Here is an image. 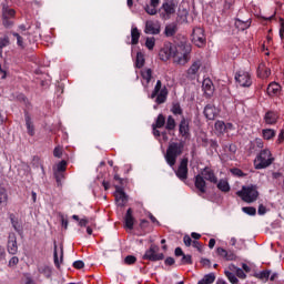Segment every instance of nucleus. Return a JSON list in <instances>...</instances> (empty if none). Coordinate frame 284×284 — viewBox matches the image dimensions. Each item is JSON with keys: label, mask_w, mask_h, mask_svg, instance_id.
Here are the masks:
<instances>
[{"label": "nucleus", "mask_w": 284, "mask_h": 284, "mask_svg": "<svg viewBox=\"0 0 284 284\" xmlns=\"http://www.w3.org/2000/svg\"><path fill=\"white\" fill-rule=\"evenodd\" d=\"M174 128H176V122L174 121V118L170 115L166 121V130H174Z\"/></svg>", "instance_id": "42"}, {"label": "nucleus", "mask_w": 284, "mask_h": 284, "mask_svg": "<svg viewBox=\"0 0 284 284\" xmlns=\"http://www.w3.org/2000/svg\"><path fill=\"white\" fill-rule=\"evenodd\" d=\"M231 172L235 176H243V171H241L240 169H232Z\"/></svg>", "instance_id": "57"}, {"label": "nucleus", "mask_w": 284, "mask_h": 284, "mask_svg": "<svg viewBox=\"0 0 284 284\" xmlns=\"http://www.w3.org/2000/svg\"><path fill=\"white\" fill-rule=\"evenodd\" d=\"M224 274L230 283L239 284V278H236V275L234 273H232L231 271H225Z\"/></svg>", "instance_id": "35"}, {"label": "nucleus", "mask_w": 284, "mask_h": 284, "mask_svg": "<svg viewBox=\"0 0 284 284\" xmlns=\"http://www.w3.org/2000/svg\"><path fill=\"white\" fill-rule=\"evenodd\" d=\"M72 219H73L74 221H79L80 227H85V225H88V223H90V221L88 220V217H83V219L79 220V215H73Z\"/></svg>", "instance_id": "41"}, {"label": "nucleus", "mask_w": 284, "mask_h": 284, "mask_svg": "<svg viewBox=\"0 0 284 284\" xmlns=\"http://www.w3.org/2000/svg\"><path fill=\"white\" fill-rule=\"evenodd\" d=\"M19 246L17 245V234L10 233L8 241V252L9 254H17Z\"/></svg>", "instance_id": "16"}, {"label": "nucleus", "mask_w": 284, "mask_h": 284, "mask_svg": "<svg viewBox=\"0 0 284 284\" xmlns=\"http://www.w3.org/2000/svg\"><path fill=\"white\" fill-rule=\"evenodd\" d=\"M262 136L266 141H270L271 139H274L276 136V131H274L272 129H263L262 130Z\"/></svg>", "instance_id": "28"}, {"label": "nucleus", "mask_w": 284, "mask_h": 284, "mask_svg": "<svg viewBox=\"0 0 284 284\" xmlns=\"http://www.w3.org/2000/svg\"><path fill=\"white\" fill-rule=\"evenodd\" d=\"M230 245H232V247H235V250H243L245 247V240H237L236 237H231Z\"/></svg>", "instance_id": "22"}, {"label": "nucleus", "mask_w": 284, "mask_h": 284, "mask_svg": "<svg viewBox=\"0 0 284 284\" xmlns=\"http://www.w3.org/2000/svg\"><path fill=\"white\" fill-rule=\"evenodd\" d=\"M180 181H185L187 179V159H183L180 163L178 171L175 172Z\"/></svg>", "instance_id": "14"}, {"label": "nucleus", "mask_w": 284, "mask_h": 284, "mask_svg": "<svg viewBox=\"0 0 284 284\" xmlns=\"http://www.w3.org/2000/svg\"><path fill=\"white\" fill-rule=\"evenodd\" d=\"M7 45H10V38L8 37L0 38V50L3 48H7Z\"/></svg>", "instance_id": "47"}, {"label": "nucleus", "mask_w": 284, "mask_h": 284, "mask_svg": "<svg viewBox=\"0 0 284 284\" xmlns=\"http://www.w3.org/2000/svg\"><path fill=\"white\" fill-rule=\"evenodd\" d=\"M8 201V193L6 189H0V203H6Z\"/></svg>", "instance_id": "49"}, {"label": "nucleus", "mask_w": 284, "mask_h": 284, "mask_svg": "<svg viewBox=\"0 0 284 284\" xmlns=\"http://www.w3.org/2000/svg\"><path fill=\"white\" fill-rule=\"evenodd\" d=\"M145 34H160L161 33V22L154 20H148L144 28Z\"/></svg>", "instance_id": "11"}, {"label": "nucleus", "mask_w": 284, "mask_h": 284, "mask_svg": "<svg viewBox=\"0 0 284 284\" xmlns=\"http://www.w3.org/2000/svg\"><path fill=\"white\" fill-rule=\"evenodd\" d=\"M183 148H184L183 142H180V143L172 142L169 145L165 154V161L168 165H170V168H174V165L176 164V159H179V156L183 154Z\"/></svg>", "instance_id": "3"}, {"label": "nucleus", "mask_w": 284, "mask_h": 284, "mask_svg": "<svg viewBox=\"0 0 284 284\" xmlns=\"http://www.w3.org/2000/svg\"><path fill=\"white\" fill-rule=\"evenodd\" d=\"M139 39H141V32H139V28L133 27L131 29V43H132V45H136L139 43Z\"/></svg>", "instance_id": "25"}, {"label": "nucleus", "mask_w": 284, "mask_h": 284, "mask_svg": "<svg viewBox=\"0 0 284 284\" xmlns=\"http://www.w3.org/2000/svg\"><path fill=\"white\" fill-rule=\"evenodd\" d=\"M192 41L197 48H203V45H205V31L201 27L193 29Z\"/></svg>", "instance_id": "8"}, {"label": "nucleus", "mask_w": 284, "mask_h": 284, "mask_svg": "<svg viewBox=\"0 0 284 284\" xmlns=\"http://www.w3.org/2000/svg\"><path fill=\"white\" fill-rule=\"evenodd\" d=\"M235 26L236 28H239V30H247V28H250V26H252V22L247 21H243V20H236L235 21Z\"/></svg>", "instance_id": "29"}, {"label": "nucleus", "mask_w": 284, "mask_h": 284, "mask_svg": "<svg viewBox=\"0 0 284 284\" xmlns=\"http://www.w3.org/2000/svg\"><path fill=\"white\" fill-rule=\"evenodd\" d=\"M278 119V115L272 111L267 112L264 116V121L267 125H274Z\"/></svg>", "instance_id": "24"}, {"label": "nucleus", "mask_w": 284, "mask_h": 284, "mask_svg": "<svg viewBox=\"0 0 284 284\" xmlns=\"http://www.w3.org/2000/svg\"><path fill=\"white\" fill-rule=\"evenodd\" d=\"M201 65H203V62H201V60H195L187 70V78L196 79V77H199Z\"/></svg>", "instance_id": "13"}, {"label": "nucleus", "mask_w": 284, "mask_h": 284, "mask_svg": "<svg viewBox=\"0 0 284 284\" xmlns=\"http://www.w3.org/2000/svg\"><path fill=\"white\" fill-rule=\"evenodd\" d=\"M14 265H19V257L13 256L9 261V267H14Z\"/></svg>", "instance_id": "55"}, {"label": "nucleus", "mask_w": 284, "mask_h": 284, "mask_svg": "<svg viewBox=\"0 0 284 284\" xmlns=\"http://www.w3.org/2000/svg\"><path fill=\"white\" fill-rule=\"evenodd\" d=\"M205 181L211 183H216V175L210 169H204L195 176V187L199 190L200 194H205L207 192V186Z\"/></svg>", "instance_id": "2"}, {"label": "nucleus", "mask_w": 284, "mask_h": 284, "mask_svg": "<svg viewBox=\"0 0 284 284\" xmlns=\"http://www.w3.org/2000/svg\"><path fill=\"white\" fill-rule=\"evenodd\" d=\"M190 49H185V45H170L160 51V59L162 61H168L173 59L174 63L178 65H185L190 61Z\"/></svg>", "instance_id": "1"}, {"label": "nucleus", "mask_w": 284, "mask_h": 284, "mask_svg": "<svg viewBox=\"0 0 284 284\" xmlns=\"http://www.w3.org/2000/svg\"><path fill=\"white\" fill-rule=\"evenodd\" d=\"M266 92L268 97H278V94H281V85L276 82H272L268 84Z\"/></svg>", "instance_id": "18"}, {"label": "nucleus", "mask_w": 284, "mask_h": 284, "mask_svg": "<svg viewBox=\"0 0 284 284\" xmlns=\"http://www.w3.org/2000/svg\"><path fill=\"white\" fill-rule=\"evenodd\" d=\"M53 156H55V159H61V156H63V148L55 146L53 150Z\"/></svg>", "instance_id": "46"}, {"label": "nucleus", "mask_w": 284, "mask_h": 284, "mask_svg": "<svg viewBox=\"0 0 284 284\" xmlns=\"http://www.w3.org/2000/svg\"><path fill=\"white\" fill-rule=\"evenodd\" d=\"M24 121L27 125V132L29 136H34V123L32 122V116L30 113H26Z\"/></svg>", "instance_id": "19"}, {"label": "nucleus", "mask_w": 284, "mask_h": 284, "mask_svg": "<svg viewBox=\"0 0 284 284\" xmlns=\"http://www.w3.org/2000/svg\"><path fill=\"white\" fill-rule=\"evenodd\" d=\"M135 65L139 69H141V68H143V65H145V57L143 55V53H141V52L136 53Z\"/></svg>", "instance_id": "30"}, {"label": "nucleus", "mask_w": 284, "mask_h": 284, "mask_svg": "<svg viewBox=\"0 0 284 284\" xmlns=\"http://www.w3.org/2000/svg\"><path fill=\"white\" fill-rule=\"evenodd\" d=\"M1 261H6V248L0 246V263Z\"/></svg>", "instance_id": "58"}, {"label": "nucleus", "mask_w": 284, "mask_h": 284, "mask_svg": "<svg viewBox=\"0 0 284 284\" xmlns=\"http://www.w3.org/2000/svg\"><path fill=\"white\" fill-rule=\"evenodd\" d=\"M270 74H272V72L270 71L268 68H265V64L258 65L257 77H260V79H267V77H270Z\"/></svg>", "instance_id": "23"}, {"label": "nucleus", "mask_w": 284, "mask_h": 284, "mask_svg": "<svg viewBox=\"0 0 284 284\" xmlns=\"http://www.w3.org/2000/svg\"><path fill=\"white\" fill-rule=\"evenodd\" d=\"M270 271H262L255 274V278H260V281H268L270 280Z\"/></svg>", "instance_id": "34"}, {"label": "nucleus", "mask_w": 284, "mask_h": 284, "mask_svg": "<svg viewBox=\"0 0 284 284\" xmlns=\"http://www.w3.org/2000/svg\"><path fill=\"white\" fill-rule=\"evenodd\" d=\"M184 244L186 245V247H190V245H192V237H190V235H185L184 239Z\"/></svg>", "instance_id": "56"}, {"label": "nucleus", "mask_w": 284, "mask_h": 284, "mask_svg": "<svg viewBox=\"0 0 284 284\" xmlns=\"http://www.w3.org/2000/svg\"><path fill=\"white\" fill-rule=\"evenodd\" d=\"M13 37L17 39V43L20 48H24L23 45V37H21L19 33L13 32Z\"/></svg>", "instance_id": "50"}, {"label": "nucleus", "mask_w": 284, "mask_h": 284, "mask_svg": "<svg viewBox=\"0 0 284 284\" xmlns=\"http://www.w3.org/2000/svg\"><path fill=\"white\" fill-rule=\"evenodd\" d=\"M214 245H216V240L211 239V240L209 241V247H210V250H214Z\"/></svg>", "instance_id": "62"}, {"label": "nucleus", "mask_w": 284, "mask_h": 284, "mask_svg": "<svg viewBox=\"0 0 284 284\" xmlns=\"http://www.w3.org/2000/svg\"><path fill=\"white\" fill-rule=\"evenodd\" d=\"M235 274L237 278H245L247 276L242 268H236Z\"/></svg>", "instance_id": "54"}, {"label": "nucleus", "mask_w": 284, "mask_h": 284, "mask_svg": "<svg viewBox=\"0 0 284 284\" xmlns=\"http://www.w3.org/2000/svg\"><path fill=\"white\" fill-rule=\"evenodd\" d=\"M14 14H16L14 9H11L9 7H3L2 8V17L4 19L3 24L10 26V22H8V19H12V17H14Z\"/></svg>", "instance_id": "20"}, {"label": "nucleus", "mask_w": 284, "mask_h": 284, "mask_svg": "<svg viewBox=\"0 0 284 284\" xmlns=\"http://www.w3.org/2000/svg\"><path fill=\"white\" fill-rule=\"evenodd\" d=\"M257 212H258V214H260L261 216H263V214H265V212H267V209H265V206H263V204H261V205L258 206Z\"/></svg>", "instance_id": "59"}, {"label": "nucleus", "mask_w": 284, "mask_h": 284, "mask_svg": "<svg viewBox=\"0 0 284 284\" xmlns=\"http://www.w3.org/2000/svg\"><path fill=\"white\" fill-rule=\"evenodd\" d=\"M215 131H216L219 134H224V132H225V122H223V121H216V122H215Z\"/></svg>", "instance_id": "36"}, {"label": "nucleus", "mask_w": 284, "mask_h": 284, "mask_svg": "<svg viewBox=\"0 0 284 284\" xmlns=\"http://www.w3.org/2000/svg\"><path fill=\"white\" fill-rule=\"evenodd\" d=\"M165 264H166V265H174V258L168 257V258L165 260Z\"/></svg>", "instance_id": "64"}, {"label": "nucleus", "mask_w": 284, "mask_h": 284, "mask_svg": "<svg viewBox=\"0 0 284 284\" xmlns=\"http://www.w3.org/2000/svg\"><path fill=\"white\" fill-rule=\"evenodd\" d=\"M166 37H174L176 34V24H169L165 27Z\"/></svg>", "instance_id": "31"}, {"label": "nucleus", "mask_w": 284, "mask_h": 284, "mask_svg": "<svg viewBox=\"0 0 284 284\" xmlns=\"http://www.w3.org/2000/svg\"><path fill=\"white\" fill-rule=\"evenodd\" d=\"M68 168V162H65V160H62L60 163H58L55 165V168L53 169V172H65Z\"/></svg>", "instance_id": "32"}, {"label": "nucleus", "mask_w": 284, "mask_h": 284, "mask_svg": "<svg viewBox=\"0 0 284 284\" xmlns=\"http://www.w3.org/2000/svg\"><path fill=\"white\" fill-rule=\"evenodd\" d=\"M125 227H128L129 230H132V227H134V217L132 216V209H129L126 211Z\"/></svg>", "instance_id": "26"}, {"label": "nucleus", "mask_w": 284, "mask_h": 284, "mask_svg": "<svg viewBox=\"0 0 284 284\" xmlns=\"http://www.w3.org/2000/svg\"><path fill=\"white\" fill-rule=\"evenodd\" d=\"M144 261H163V253H159V247L151 245V247L143 255Z\"/></svg>", "instance_id": "9"}, {"label": "nucleus", "mask_w": 284, "mask_h": 284, "mask_svg": "<svg viewBox=\"0 0 284 284\" xmlns=\"http://www.w3.org/2000/svg\"><path fill=\"white\" fill-rule=\"evenodd\" d=\"M202 280L206 284H212V283H214V281H216V275H214V273H209V274L204 275V277Z\"/></svg>", "instance_id": "38"}, {"label": "nucleus", "mask_w": 284, "mask_h": 284, "mask_svg": "<svg viewBox=\"0 0 284 284\" xmlns=\"http://www.w3.org/2000/svg\"><path fill=\"white\" fill-rule=\"evenodd\" d=\"M235 81L242 87V88H250L252 85V78L250 74L245 71H239L235 74Z\"/></svg>", "instance_id": "10"}, {"label": "nucleus", "mask_w": 284, "mask_h": 284, "mask_svg": "<svg viewBox=\"0 0 284 284\" xmlns=\"http://www.w3.org/2000/svg\"><path fill=\"white\" fill-rule=\"evenodd\" d=\"M161 80H158L154 91L151 94V99H154L156 97L155 102L158 103V105H161V103H165V101L168 100V89L165 87L161 89Z\"/></svg>", "instance_id": "6"}, {"label": "nucleus", "mask_w": 284, "mask_h": 284, "mask_svg": "<svg viewBox=\"0 0 284 284\" xmlns=\"http://www.w3.org/2000/svg\"><path fill=\"white\" fill-rule=\"evenodd\" d=\"M193 247H195V250H197L199 252L202 251V246L201 243H199V241H193L192 242Z\"/></svg>", "instance_id": "60"}, {"label": "nucleus", "mask_w": 284, "mask_h": 284, "mask_svg": "<svg viewBox=\"0 0 284 284\" xmlns=\"http://www.w3.org/2000/svg\"><path fill=\"white\" fill-rule=\"evenodd\" d=\"M114 196H115L116 204L120 207H123V205L128 203V195H125V192H123V189H121V186H115Z\"/></svg>", "instance_id": "12"}, {"label": "nucleus", "mask_w": 284, "mask_h": 284, "mask_svg": "<svg viewBox=\"0 0 284 284\" xmlns=\"http://www.w3.org/2000/svg\"><path fill=\"white\" fill-rule=\"evenodd\" d=\"M216 252H217L219 256L224 258V261H236V258H237L235 252L227 251V250H225L223 247H217Z\"/></svg>", "instance_id": "15"}, {"label": "nucleus", "mask_w": 284, "mask_h": 284, "mask_svg": "<svg viewBox=\"0 0 284 284\" xmlns=\"http://www.w3.org/2000/svg\"><path fill=\"white\" fill-rule=\"evenodd\" d=\"M237 195H240L245 203H254V201L258 199V191L254 185L243 186L242 190L237 192Z\"/></svg>", "instance_id": "5"}, {"label": "nucleus", "mask_w": 284, "mask_h": 284, "mask_svg": "<svg viewBox=\"0 0 284 284\" xmlns=\"http://www.w3.org/2000/svg\"><path fill=\"white\" fill-rule=\"evenodd\" d=\"M156 44V39L154 38H146L145 47L148 50H154V45Z\"/></svg>", "instance_id": "40"}, {"label": "nucleus", "mask_w": 284, "mask_h": 284, "mask_svg": "<svg viewBox=\"0 0 284 284\" xmlns=\"http://www.w3.org/2000/svg\"><path fill=\"white\" fill-rule=\"evenodd\" d=\"M242 212H244V214H248V216H254L256 214V209L252 206H245L242 209Z\"/></svg>", "instance_id": "43"}, {"label": "nucleus", "mask_w": 284, "mask_h": 284, "mask_svg": "<svg viewBox=\"0 0 284 284\" xmlns=\"http://www.w3.org/2000/svg\"><path fill=\"white\" fill-rule=\"evenodd\" d=\"M202 90L206 97H212L214 94V83L210 78L203 80Z\"/></svg>", "instance_id": "17"}, {"label": "nucleus", "mask_w": 284, "mask_h": 284, "mask_svg": "<svg viewBox=\"0 0 284 284\" xmlns=\"http://www.w3.org/2000/svg\"><path fill=\"white\" fill-rule=\"evenodd\" d=\"M73 267H75V270H83V267H85V263H83V261H75L73 263Z\"/></svg>", "instance_id": "53"}, {"label": "nucleus", "mask_w": 284, "mask_h": 284, "mask_svg": "<svg viewBox=\"0 0 284 284\" xmlns=\"http://www.w3.org/2000/svg\"><path fill=\"white\" fill-rule=\"evenodd\" d=\"M190 132V124L183 119L180 123V134L182 136L187 138V134Z\"/></svg>", "instance_id": "27"}, {"label": "nucleus", "mask_w": 284, "mask_h": 284, "mask_svg": "<svg viewBox=\"0 0 284 284\" xmlns=\"http://www.w3.org/2000/svg\"><path fill=\"white\" fill-rule=\"evenodd\" d=\"M217 187L221 190V192H230V183H227L226 180H220Z\"/></svg>", "instance_id": "33"}, {"label": "nucleus", "mask_w": 284, "mask_h": 284, "mask_svg": "<svg viewBox=\"0 0 284 284\" xmlns=\"http://www.w3.org/2000/svg\"><path fill=\"white\" fill-rule=\"evenodd\" d=\"M124 263L126 265H134V263H136V257L134 255H128L125 258H124Z\"/></svg>", "instance_id": "48"}, {"label": "nucleus", "mask_w": 284, "mask_h": 284, "mask_svg": "<svg viewBox=\"0 0 284 284\" xmlns=\"http://www.w3.org/2000/svg\"><path fill=\"white\" fill-rule=\"evenodd\" d=\"M179 7V3H176V1L171 0V1H166L162 4V13L161 17L162 19H170L172 17V14L176 13V8Z\"/></svg>", "instance_id": "7"}, {"label": "nucleus", "mask_w": 284, "mask_h": 284, "mask_svg": "<svg viewBox=\"0 0 284 284\" xmlns=\"http://www.w3.org/2000/svg\"><path fill=\"white\" fill-rule=\"evenodd\" d=\"M57 183H61V181H63V179H65V176L63 175V172H53Z\"/></svg>", "instance_id": "51"}, {"label": "nucleus", "mask_w": 284, "mask_h": 284, "mask_svg": "<svg viewBox=\"0 0 284 284\" xmlns=\"http://www.w3.org/2000/svg\"><path fill=\"white\" fill-rule=\"evenodd\" d=\"M145 12L148 14L154 16L156 14V7L152 6V4H146L144 8Z\"/></svg>", "instance_id": "45"}, {"label": "nucleus", "mask_w": 284, "mask_h": 284, "mask_svg": "<svg viewBox=\"0 0 284 284\" xmlns=\"http://www.w3.org/2000/svg\"><path fill=\"white\" fill-rule=\"evenodd\" d=\"M271 163H274L272 151H270V149H264L256 155L254 168L255 170H265V168H270Z\"/></svg>", "instance_id": "4"}, {"label": "nucleus", "mask_w": 284, "mask_h": 284, "mask_svg": "<svg viewBox=\"0 0 284 284\" xmlns=\"http://www.w3.org/2000/svg\"><path fill=\"white\" fill-rule=\"evenodd\" d=\"M232 130H234V124L232 123L225 124V132H232Z\"/></svg>", "instance_id": "61"}, {"label": "nucleus", "mask_w": 284, "mask_h": 284, "mask_svg": "<svg viewBox=\"0 0 284 284\" xmlns=\"http://www.w3.org/2000/svg\"><path fill=\"white\" fill-rule=\"evenodd\" d=\"M142 78L146 81V83H150L152 80V69H146L142 71Z\"/></svg>", "instance_id": "39"}, {"label": "nucleus", "mask_w": 284, "mask_h": 284, "mask_svg": "<svg viewBox=\"0 0 284 284\" xmlns=\"http://www.w3.org/2000/svg\"><path fill=\"white\" fill-rule=\"evenodd\" d=\"M164 125H165V116H163V114H160L156 119L155 126L163 128Z\"/></svg>", "instance_id": "44"}, {"label": "nucleus", "mask_w": 284, "mask_h": 284, "mask_svg": "<svg viewBox=\"0 0 284 284\" xmlns=\"http://www.w3.org/2000/svg\"><path fill=\"white\" fill-rule=\"evenodd\" d=\"M53 258H54V265H55L57 267H60L61 262L59 261V253H57V246H54Z\"/></svg>", "instance_id": "52"}, {"label": "nucleus", "mask_w": 284, "mask_h": 284, "mask_svg": "<svg viewBox=\"0 0 284 284\" xmlns=\"http://www.w3.org/2000/svg\"><path fill=\"white\" fill-rule=\"evenodd\" d=\"M204 116L209 119V121H214L216 116H219V108H205Z\"/></svg>", "instance_id": "21"}, {"label": "nucleus", "mask_w": 284, "mask_h": 284, "mask_svg": "<svg viewBox=\"0 0 284 284\" xmlns=\"http://www.w3.org/2000/svg\"><path fill=\"white\" fill-rule=\"evenodd\" d=\"M184 263H192V256L190 255H183Z\"/></svg>", "instance_id": "63"}, {"label": "nucleus", "mask_w": 284, "mask_h": 284, "mask_svg": "<svg viewBox=\"0 0 284 284\" xmlns=\"http://www.w3.org/2000/svg\"><path fill=\"white\" fill-rule=\"evenodd\" d=\"M39 272H40V274H44V276H47V277L52 276V268L50 266H47V265L41 266L39 268Z\"/></svg>", "instance_id": "37"}]
</instances>
